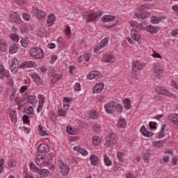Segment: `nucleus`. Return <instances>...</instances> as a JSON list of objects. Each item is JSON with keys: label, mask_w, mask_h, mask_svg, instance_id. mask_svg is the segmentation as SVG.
Masks as SVG:
<instances>
[{"label": "nucleus", "mask_w": 178, "mask_h": 178, "mask_svg": "<svg viewBox=\"0 0 178 178\" xmlns=\"http://www.w3.org/2000/svg\"><path fill=\"white\" fill-rule=\"evenodd\" d=\"M104 15V11L98 10L96 13H89L83 15L84 19H86L87 23L97 21L101 16Z\"/></svg>", "instance_id": "1"}, {"label": "nucleus", "mask_w": 178, "mask_h": 178, "mask_svg": "<svg viewBox=\"0 0 178 178\" xmlns=\"http://www.w3.org/2000/svg\"><path fill=\"white\" fill-rule=\"evenodd\" d=\"M30 55L35 59H42L44 58V51L40 47H32L30 49Z\"/></svg>", "instance_id": "2"}, {"label": "nucleus", "mask_w": 178, "mask_h": 178, "mask_svg": "<svg viewBox=\"0 0 178 178\" xmlns=\"http://www.w3.org/2000/svg\"><path fill=\"white\" fill-rule=\"evenodd\" d=\"M132 77L133 79H137V72L143 70L144 69V64L140 61H134L132 63Z\"/></svg>", "instance_id": "3"}, {"label": "nucleus", "mask_w": 178, "mask_h": 178, "mask_svg": "<svg viewBox=\"0 0 178 178\" xmlns=\"http://www.w3.org/2000/svg\"><path fill=\"white\" fill-rule=\"evenodd\" d=\"M58 169H60V172L62 176H67L70 172V168H69V165L63 163V161H58Z\"/></svg>", "instance_id": "4"}, {"label": "nucleus", "mask_w": 178, "mask_h": 178, "mask_svg": "<svg viewBox=\"0 0 178 178\" xmlns=\"http://www.w3.org/2000/svg\"><path fill=\"white\" fill-rule=\"evenodd\" d=\"M118 143V136L116 134H113V132L110 133L106 140V145L107 147H112V145H115Z\"/></svg>", "instance_id": "5"}, {"label": "nucleus", "mask_w": 178, "mask_h": 178, "mask_svg": "<svg viewBox=\"0 0 178 178\" xmlns=\"http://www.w3.org/2000/svg\"><path fill=\"white\" fill-rule=\"evenodd\" d=\"M153 72L155 74L157 79L162 77V73H163V67L161 66L159 63L153 64Z\"/></svg>", "instance_id": "6"}, {"label": "nucleus", "mask_w": 178, "mask_h": 178, "mask_svg": "<svg viewBox=\"0 0 178 178\" xmlns=\"http://www.w3.org/2000/svg\"><path fill=\"white\" fill-rule=\"evenodd\" d=\"M10 69L12 73H17V70H19V69H22V64H19V60H17V58L12 60Z\"/></svg>", "instance_id": "7"}, {"label": "nucleus", "mask_w": 178, "mask_h": 178, "mask_svg": "<svg viewBox=\"0 0 178 178\" xmlns=\"http://www.w3.org/2000/svg\"><path fill=\"white\" fill-rule=\"evenodd\" d=\"M115 106H116V102L110 101L107 104H104V109L106 113H115Z\"/></svg>", "instance_id": "8"}, {"label": "nucleus", "mask_w": 178, "mask_h": 178, "mask_svg": "<svg viewBox=\"0 0 178 178\" xmlns=\"http://www.w3.org/2000/svg\"><path fill=\"white\" fill-rule=\"evenodd\" d=\"M32 13L38 19H45V16H47L44 10H40L36 7L32 8Z\"/></svg>", "instance_id": "9"}, {"label": "nucleus", "mask_w": 178, "mask_h": 178, "mask_svg": "<svg viewBox=\"0 0 178 178\" xmlns=\"http://www.w3.org/2000/svg\"><path fill=\"white\" fill-rule=\"evenodd\" d=\"M108 41H109L108 37L104 38L99 44H97L96 47H95L93 52H98V51L102 49V48H105V47L108 45Z\"/></svg>", "instance_id": "10"}, {"label": "nucleus", "mask_w": 178, "mask_h": 178, "mask_svg": "<svg viewBox=\"0 0 178 178\" xmlns=\"http://www.w3.org/2000/svg\"><path fill=\"white\" fill-rule=\"evenodd\" d=\"M102 77V74H101L99 71H91L88 76V79H89V80H92L93 79L98 80Z\"/></svg>", "instance_id": "11"}, {"label": "nucleus", "mask_w": 178, "mask_h": 178, "mask_svg": "<svg viewBox=\"0 0 178 178\" xmlns=\"http://www.w3.org/2000/svg\"><path fill=\"white\" fill-rule=\"evenodd\" d=\"M29 76L32 77L33 80L35 81V84L38 86H42L44 83L42 82V79L38 76V74L35 72H31Z\"/></svg>", "instance_id": "12"}, {"label": "nucleus", "mask_w": 178, "mask_h": 178, "mask_svg": "<svg viewBox=\"0 0 178 178\" xmlns=\"http://www.w3.org/2000/svg\"><path fill=\"white\" fill-rule=\"evenodd\" d=\"M135 16L138 19H148L149 17V13L147 11L138 10L135 13Z\"/></svg>", "instance_id": "13"}, {"label": "nucleus", "mask_w": 178, "mask_h": 178, "mask_svg": "<svg viewBox=\"0 0 178 178\" xmlns=\"http://www.w3.org/2000/svg\"><path fill=\"white\" fill-rule=\"evenodd\" d=\"M10 20L12 23H17V24H20V23H22L20 16H19L16 13H13L11 14Z\"/></svg>", "instance_id": "14"}, {"label": "nucleus", "mask_w": 178, "mask_h": 178, "mask_svg": "<svg viewBox=\"0 0 178 178\" xmlns=\"http://www.w3.org/2000/svg\"><path fill=\"white\" fill-rule=\"evenodd\" d=\"M38 151L40 154H48L49 152V146L47 144H40L38 147Z\"/></svg>", "instance_id": "15"}, {"label": "nucleus", "mask_w": 178, "mask_h": 178, "mask_svg": "<svg viewBox=\"0 0 178 178\" xmlns=\"http://www.w3.org/2000/svg\"><path fill=\"white\" fill-rule=\"evenodd\" d=\"M56 20V17L52 13H50L48 16L47 21L46 25L47 27H51V26H54V23Z\"/></svg>", "instance_id": "16"}, {"label": "nucleus", "mask_w": 178, "mask_h": 178, "mask_svg": "<svg viewBox=\"0 0 178 178\" xmlns=\"http://www.w3.org/2000/svg\"><path fill=\"white\" fill-rule=\"evenodd\" d=\"M104 83H96L95 87L93 88V93L98 94L99 92H102V90H104Z\"/></svg>", "instance_id": "17"}, {"label": "nucleus", "mask_w": 178, "mask_h": 178, "mask_svg": "<svg viewBox=\"0 0 178 178\" xmlns=\"http://www.w3.org/2000/svg\"><path fill=\"white\" fill-rule=\"evenodd\" d=\"M19 51V44L16 43H13L9 47V54L13 55V54H17Z\"/></svg>", "instance_id": "18"}, {"label": "nucleus", "mask_w": 178, "mask_h": 178, "mask_svg": "<svg viewBox=\"0 0 178 178\" xmlns=\"http://www.w3.org/2000/svg\"><path fill=\"white\" fill-rule=\"evenodd\" d=\"M103 62L106 63H113L115 62V57L111 54H105L103 56Z\"/></svg>", "instance_id": "19"}, {"label": "nucleus", "mask_w": 178, "mask_h": 178, "mask_svg": "<svg viewBox=\"0 0 178 178\" xmlns=\"http://www.w3.org/2000/svg\"><path fill=\"white\" fill-rule=\"evenodd\" d=\"M131 37L135 41H138V40L141 39V34H140V32H138V31L132 29L131 32Z\"/></svg>", "instance_id": "20"}, {"label": "nucleus", "mask_w": 178, "mask_h": 178, "mask_svg": "<svg viewBox=\"0 0 178 178\" xmlns=\"http://www.w3.org/2000/svg\"><path fill=\"white\" fill-rule=\"evenodd\" d=\"M140 131L145 137H152L154 136V133L147 131L144 125L141 127Z\"/></svg>", "instance_id": "21"}, {"label": "nucleus", "mask_w": 178, "mask_h": 178, "mask_svg": "<svg viewBox=\"0 0 178 178\" xmlns=\"http://www.w3.org/2000/svg\"><path fill=\"white\" fill-rule=\"evenodd\" d=\"M26 102L28 104H31L33 106H35V104H37V97L34 95H28L26 97Z\"/></svg>", "instance_id": "22"}, {"label": "nucleus", "mask_w": 178, "mask_h": 178, "mask_svg": "<svg viewBox=\"0 0 178 178\" xmlns=\"http://www.w3.org/2000/svg\"><path fill=\"white\" fill-rule=\"evenodd\" d=\"M35 63L33 61H24L21 63V69H26V67H34Z\"/></svg>", "instance_id": "23"}, {"label": "nucleus", "mask_w": 178, "mask_h": 178, "mask_svg": "<svg viewBox=\"0 0 178 178\" xmlns=\"http://www.w3.org/2000/svg\"><path fill=\"white\" fill-rule=\"evenodd\" d=\"M67 133L71 136H76V134H79V129L67 126Z\"/></svg>", "instance_id": "24"}, {"label": "nucleus", "mask_w": 178, "mask_h": 178, "mask_svg": "<svg viewBox=\"0 0 178 178\" xmlns=\"http://www.w3.org/2000/svg\"><path fill=\"white\" fill-rule=\"evenodd\" d=\"M0 51H1V52H6V51H8V43H6V40L3 39L0 40Z\"/></svg>", "instance_id": "25"}, {"label": "nucleus", "mask_w": 178, "mask_h": 178, "mask_svg": "<svg viewBox=\"0 0 178 178\" xmlns=\"http://www.w3.org/2000/svg\"><path fill=\"white\" fill-rule=\"evenodd\" d=\"M145 30H146V31H147L148 33H151L152 34L154 33H157L158 28L152 25H147V26L145 27Z\"/></svg>", "instance_id": "26"}, {"label": "nucleus", "mask_w": 178, "mask_h": 178, "mask_svg": "<svg viewBox=\"0 0 178 178\" xmlns=\"http://www.w3.org/2000/svg\"><path fill=\"white\" fill-rule=\"evenodd\" d=\"M124 109H130L131 108V101L130 99L127 98L122 100Z\"/></svg>", "instance_id": "27"}, {"label": "nucleus", "mask_w": 178, "mask_h": 178, "mask_svg": "<svg viewBox=\"0 0 178 178\" xmlns=\"http://www.w3.org/2000/svg\"><path fill=\"white\" fill-rule=\"evenodd\" d=\"M115 19H116L115 16L108 15H104L102 18V20H103L104 22H113V20H115Z\"/></svg>", "instance_id": "28"}, {"label": "nucleus", "mask_w": 178, "mask_h": 178, "mask_svg": "<svg viewBox=\"0 0 178 178\" xmlns=\"http://www.w3.org/2000/svg\"><path fill=\"white\" fill-rule=\"evenodd\" d=\"M126 119L123 118H120L118 120V122H117L116 126L120 127V128H123V127H126Z\"/></svg>", "instance_id": "29"}, {"label": "nucleus", "mask_w": 178, "mask_h": 178, "mask_svg": "<svg viewBox=\"0 0 178 178\" xmlns=\"http://www.w3.org/2000/svg\"><path fill=\"white\" fill-rule=\"evenodd\" d=\"M90 161L92 166H97V165H98V156H95V154L90 156Z\"/></svg>", "instance_id": "30"}, {"label": "nucleus", "mask_w": 178, "mask_h": 178, "mask_svg": "<svg viewBox=\"0 0 178 178\" xmlns=\"http://www.w3.org/2000/svg\"><path fill=\"white\" fill-rule=\"evenodd\" d=\"M38 173L40 175V177H48L49 170L47 169H40Z\"/></svg>", "instance_id": "31"}, {"label": "nucleus", "mask_w": 178, "mask_h": 178, "mask_svg": "<svg viewBox=\"0 0 178 178\" xmlns=\"http://www.w3.org/2000/svg\"><path fill=\"white\" fill-rule=\"evenodd\" d=\"M74 149H76V151L80 152V154H81V155H83V156H86V155H88V152H87L86 149L81 147H74Z\"/></svg>", "instance_id": "32"}, {"label": "nucleus", "mask_w": 178, "mask_h": 178, "mask_svg": "<svg viewBox=\"0 0 178 178\" xmlns=\"http://www.w3.org/2000/svg\"><path fill=\"white\" fill-rule=\"evenodd\" d=\"M170 120L172 123L178 126V114H172V115L170 116Z\"/></svg>", "instance_id": "33"}, {"label": "nucleus", "mask_w": 178, "mask_h": 178, "mask_svg": "<svg viewBox=\"0 0 178 178\" xmlns=\"http://www.w3.org/2000/svg\"><path fill=\"white\" fill-rule=\"evenodd\" d=\"M150 158H151V154L148 152L143 153L141 157L143 161H144V162H146L147 163L149 162Z\"/></svg>", "instance_id": "34"}, {"label": "nucleus", "mask_w": 178, "mask_h": 178, "mask_svg": "<svg viewBox=\"0 0 178 178\" xmlns=\"http://www.w3.org/2000/svg\"><path fill=\"white\" fill-rule=\"evenodd\" d=\"M35 161L37 165H38L39 166H42V165H45L46 160L45 158H44L43 156L37 157Z\"/></svg>", "instance_id": "35"}, {"label": "nucleus", "mask_w": 178, "mask_h": 178, "mask_svg": "<svg viewBox=\"0 0 178 178\" xmlns=\"http://www.w3.org/2000/svg\"><path fill=\"white\" fill-rule=\"evenodd\" d=\"M7 169H12V168H16V161L13 159H10L8 162L7 165H6Z\"/></svg>", "instance_id": "36"}, {"label": "nucleus", "mask_w": 178, "mask_h": 178, "mask_svg": "<svg viewBox=\"0 0 178 178\" xmlns=\"http://www.w3.org/2000/svg\"><path fill=\"white\" fill-rule=\"evenodd\" d=\"M56 42H57L58 47H62V48H65V47H66V42H65V40H63V38H58L56 40Z\"/></svg>", "instance_id": "37"}, {"label": "nucleus", "mask_w": 178, "mask_h": 178, "mask_svg": "<svg viewBox=\"0 0 178 178\" xmlns=\"http://www.w3.org/2000/svg\"><path fill=\"white\" fill-rule=\"evenodd\" d=\"M104 164L106 165V166H111L112 165V161H111V159H109V157L106 154H104Z\"/></svg>", "instance_id": "38"}, {"label": "nucleus", "mask_w": 178, "mask_h": 178, "mask_svg": "<svg viewBox=\"0 0 178 178\" xmlns=\"http://www.w3.org/2000/svg\"><path fill=\"white\" fill-rule=\"evenodd\" d=\"M115 111L117 113H123V106L121 104H115Z\"/></svg>", "instance_id": "39"}, {"label": "nucleus", "mask_w": 178, "mask_h": 178, "mask_svg": "<svg viewBox=\"0 0 178 178\" xmlns=\"http://www.w3.org/2000/svg\"><path fill=\"white\" fill-rule=\"evenodd\" d=\"M90 119H98L99 118V113L92 111L90 113Z\"/></svg>", "instance_id": "40"}, {"label": "nucleus", "mask_w": 178, "mask_h": 178, "mask_svg": "<svg viewBox=\"0 0 178 178\" xmlns=\"http://www.w3.org/2000/svg\"><path fill=\"white\" fill-rule=\"evenodd\" d=\"M165 143H166L165 140H159L153 143V145L154 147H157L158 148H161V147H163Z\"/></svg>", "instance_id": "41"}, {"label": "nucleus", "mask_w": 178, "mask_h": 178, "mask_svg": "<svg viewBox=\"0 0 178 178\" xmlns=\"http://www.w3.org/2000/svg\"><path fill=\"white\" fill-rule=\"evenodd\" d=\"M30 165V169L32 170V172H36V173H38L40 172V168L38 167H36L35 165L33 163V162L29 163Z\"/></svg>", "instance_id": "42"}, {"label": "nucleus", "mask_w": 178, "mask_h": 178, "mask_svg": "<svg viewBox=\"0 0 178 178\" xmlns=\"http://www.w3.org/2000/svg\"><path fill=\"white\" fill-rule=\"evenodd\" d=\"M29 40L27 38H22L20 41L22 47L26 48L29 45Z\"/></svg>", "instance_id": "43"}, {"label": "nucleus", "mask_w": 178, "mask_h": 178, "mask_svg": "<svg viewBox=\"0 0 178 178\" xmlns=\"http://www.w3.org/2000/svg\"><path fill=\"white\" fill-rule=\"evenodd\" d=\"M10 118L12 122H13V123H16L17 122V118L16 116V111H12L10 113Z\"/></svg>", "instance_id": "44"}, {"label": "nucleus", "mask_w": 178, "mask_h": 178, "mask_svg": "<svg viewBox=\"0 0 178 178\" xmlns=\"http://www.w3.org/2000/svg\"><path fill=\"white\" fill-rule=\"evenodd\" d=\"M92 144L95 146L99 145L101 144V138L96 136L93 137Z\"/></svg>", "instance_id": "45"}, {"label": "nucleus", "mask_w": 178, "mask_h": 178, "mask_svg": "<svg viewBox=\"0 0 178 178\" xmlns=\"http://www.w3.org/2000/svg\"><path fill=\"white\" fill-rule=\"evenodd\" d=\"M151 22L152 23H153L154 24H158V23H159V22H161V18H159V17H156V16H152L151 17Z\"/></svg>", "instance_id": "46"}, {"label": "nucleus", "mask_w": 178, "mask_h": 178, "mask_svg": "<svg viewBox=\"0 0 178 178\" xmlns=\"http://www.w3.org/2000/svg\"><path fill=\"white\" fill-rule=\"evenodd\" d=\"M6 72V70H5L3 65H0V79H3V77H5Z\"/></svg>", "instance_id": "47"}, {"label": "nucleus", "mask_w": 178, "mask_h": 178, "mask_svg": "<svg viewBox=\"0 0 178 178\" xmlns=\"http://www.w3.org/2000/svg\"><path fill=\"white\" fill-rule=\"evenodd\" d=\"M117 158L120 162H123V158H124V154L122 152H117Z\"/></svg>", "instance_id": "48"}, {"label": "nucleus", "mask_w": 178, "mask_h": 178, "mask_svg": "<svg viewBox=\"0 0 178 178\" xmlns=\"http://www.w3.org/2000/svg\"><path fill=\"white\" fill-rule=\"evenodd\" d=\"M161 94H162V95H165V97H172V93L165 88L161 90Z\"/></svg>", "instance_id": "49"}, {"label": "nucleus", "mask_w": 178, "mask_h": 178, "mask_svg": "<svg viewBox=\"0 0 178 178\" xmlns=\"http://www.w3.org/2000/svg\"><path fill=\"white\" fill-rule=\"evenodd\" d=\"M25 112L28 115H31L33 116L34 115V110L33 109V107L30 106L28 108H25Z\"/></svg>", "instance_id": "50"}, {"label": "nucleus", "mask_w": 178, "mask_h": 178, "mask_svg": "<svg viewBox=\"0 0 178 178\" xmlns=\"http://www.w3.org/2000/svg\"><path fill=\"white\" fill-rule=\"evenodd\" d=\"M149 127L150 130H156V122H149Z\"/></svg>", "instance_id": "51"}, {"label": "nucleus", "mask_w": 178, "mask_h": 178, "mask_svg": "<svg viewBox=\"0 0 178 178\" xmlns=\"http://www.w3.org/2000/svg\"><path fill=\"white\" fill-rule=\"evenodd\" d=\"M3 168H5V161L3 159H0V173L3 172Z\"/></svg>", "instance_id": "52"}, {"label": "nucleus", "mask_w": 178, "mask_h": 178, "mask_svg": "<svg viewBox=\"0 0 178 178\" xmlns=\"http://www.w3.org/2000/svg\"><path fill=\"white\" fill-rule=\"evenodd\" d=\"M38 99H39V104H44V102H45V97H44V95L40 94L38 95Z\"/></svg>", "instance_id": "53"}, {"label": "nucleus", "mask_w": 178, "mask_h": 178, "mask_svg": "<svg viewBox=\"0 0 178 178\" xmlns=\"http://www.w3.org/2000/svg\"><path fill=\"white\" fill-rule=\"evenodd\" d=\"M93 129H94V131H95V133H99V131H101V125H99L98 124H95L93 126Z\"/></svg>", "instance_id": "54"}, {"label": "nucleus", "mask_w": 178, "mask_h": 178, "mask_svg": "<svg viewBox=\"0 0 178 178\" xmlns=\"http://www.w3.org/2000/svg\"><path fill=\"white\" fill-rule=\"evenodd\" d=\"M66 112H67V110H66V108H64V109L63 108V109H60L58 113L59 116H65Z\"/></svg>", "instance_id": "55"}, {"label": "nucleus", "mask_w": 178, "mask_h": 178, "mask_svg": "<svg viewBox=\"0 0 178 178\" xmlns=\"http://www.w3.org/2000/svg\"><path fill=\"white\" fill-rule=\"evenodd\" d=\"M10 38L13 40V41H19V36L16 34L11 33L10 34Z\"/></svg>", "instance_id": "56"}, {"label": "nucleus", "mask_w": 178, "mask_h": 178, "mask_svg": "<svg viewBox=\"0 0 178 178\" xmlns=\"http://www.w3.org/2000/svg\"><path fill=\"white\" fill-rule=\"evenodd\" d=\"M22 120L25 124H30V120H29V116L27 115L23 116Z\"/></svg>", "instance_id": "57"}, {"label": "nucleus", "mask_w": 178, "mask_h": 178, "mask_svg": "<svg viewBox=\"0 0 178 178\" xmlns=\"http://www.w3.org/2000/svg\"><path fill=\"white\" fill-rule=\"evenodd\" d=\"M129 24H130V26H131V27H134L135 29H137V27L138 26V23L136 21H130Z\"/></svg>", "instance_id": "58"}, {"label": "nucleus", "mask_w": 178, "mask_h": 178, "mask_svg": "<svg viewBox=\"0 0 178 178\" xmlns=\"http://www.w3.org/2000/svg\"><path fill=\"white\" fill-rule=\"evenodd\" d=\"M74 90H75V91H81V86L80 85V83H75Z\"/></svg>", "instance_id": "59"}, {"label": "nucleus", "mask_w": 178, "mask_h": 178, "mask_svg": "<svg viewBox=\"0 0 178 178\" xmlns=\"http://www.w3.org/2000/svg\"><path fill=\"white\" fill-rule=\"evenodd\" d=\"M169 162V156L164 155L163 156V159H160V162Z\"/></svg>", "instance_id": "60"}, {"label": "nucleus", "mask_w": 178, "mask_h": 178, "mask_svg": "<svg viewBox=\"0 0 178 178\" xmlns=\"http://www.w3.org/2000/svg\"><path fill=\"white\" fill-rule=\"evenodd\" d=\"M65 31L67 35H70V34H72V31L70 30V26H66Z\"/></svg>", "instance_id": "61"}, {"label": "nucleus", "mask_w": 178, "mask_h": 178, "mask_svg": "<svg viewBox=\"0 0 178 178\" xmlns=\"http://www.w3.org/2000/svg\"><path fill=\"white\" fill-rule=\"evenodd\" d=\"M163 137H165V131H161L159 133L158 138H163Z\"/></svg>", "instance_id": "62"}, {"label": "nucleus", "mask_w": 178, "mask_h": 178, "mask_svg": "<svg viewBox=\"0 0 178 178\" xmlns=\"http://www.w3.org/2000/svg\"><path fill=\"white\" fill-rule=\"evenodd\" d=\"M40 72H41V73H47V72H48V69L46 68V67H44V66H42L40 67Z\"/></svg>", "instance_id": "63"}, {"label": "nucleus", "mask_w": 178, "mask_h": 178, "mask_svg": "<svg viewBox=\"0 0 178 178\" xmlns=\"http://www.w3.org/2000/svg\"><path fill=\"white\" fill-rule=\"evenodd\" d=\"M172 37H178V30H173L172 31Z\"/></svg>", "instance_id": "64"}]
</instances>
